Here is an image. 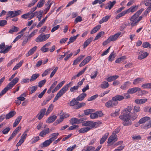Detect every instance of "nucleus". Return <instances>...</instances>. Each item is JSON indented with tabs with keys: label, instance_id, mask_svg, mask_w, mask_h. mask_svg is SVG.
Here are the masks:
<instances>
[{
	"label": "nucleus",
	"instance_id": "56",
	"mask_svg": "<svg viewBox=\"0 0 151 151\" xmlns=\"http://www.w3.org/2000/svg\"><path fill=\"white\" fill-rule=\"evenodd\" d=\"M69 51L67 52L64 53L63 55H58V57L57 60H62L65 55H66L68 53Z\"/></svg>",
	"mask_w": 151,
	"mask_h": 151
},
{
	"label": "nucleus",
	"instance_id": "57",
	"mask_svg": "<svg viewBox=\"0 0 151 151\" xmlns=\"http://www.w3.org/2000/svg\"><path fill=\"white\" fill-rule=\"evenodd\" d=\"M78 86H74L73 87H71L70 90L71 92H75L77 90L78 88Z\"/></svg>",
	"mask_w": 151,
	"mask_h": 151
},
{
	"label": "nucleus",
	"instance_id": "54",
	"mask_svg": "<svg viewBox=\"0 0 151 151\" xmlns=\"http://www.w3.org/2000/svg\"><path fill=\"white\" fill-rule=\"evenodd\" d=\"M30 93H32L34 92L37 90V86H34L29 87Z\"/></svg>",
	"mask_w": 151,
	"mask_h": 151
},
{
	"label": "nucleus",
	"instance_id": "61",
	"mask_svg": "<svg viewBox=\"0 0 151 151\" xmlns=\"http://www.w3.org/2000/svg\"><path fill=\"white\" fill-rule=\"evenodd\" d=\"M14 85L11 82H10L6 87L8 90L9 89H11Z\"/></svg>",
	"mask_w": 151,
	"mask_h": 151
},
{
	"label": "nucleus",
	"instance_id": "7",
	"mask_svg": "<svg viewBox=\"0 0 151 151\" xmlns=\"http://www.w3.org/2000/svg\"><path fill=\"white\" fill-rule=\"evenodd\" d=\"M103 115L102 111H98L90 114V117L91 119H93L98 118L99 117H101Z\"/></svg>",
	"mask_w": 151,
	"mask_h": 151
},
{
	"label": "nucleus",
	"instance_id": "39",
	"mask_svg": "<svg viewBox=\"0 0 151 151\" xmlns=\"http://www.w3.org/2000/svg\"><path fill=\"white\" fill-rule=\"evenodd\" d=\"M58 135L59 133L58 132L52 133L50 136L51 137L50 139L52 142L57 138Z\"/></svg>",
	"mask_w": 151,
	"mask_h": 151
},
{
	"label": "nucleus",
	"instance_id": "48",
	"mask_svg": "<svg viewBox=\"0 0 151 151\" xmlns=\"http://www.w3.org/2000/svg\"><path fill=\"white\" fill-rule=\"evenodd\" d=\"M104 33V32L103 31H101L99 32L96 36L94 40L95 41L96 40H98L102 36H103Z\"/></svg>",
	"mask_w": 151,
	"mask_h": 151
},
{
	"label": "nucleus",
	"instance_id": "33",
	"mask_svg": "<svg viewBox=\"0 0 151 151\" xmlns=\"http://www.w3.org/2000/svg\"><path fill=\"white\" fill-rule=\"evenodd\" d=\"M110 17V16L107 15L103 17L102 19L99 21V23L101 24L104 22H106L109 19Z\"/></svg>",
	"mask_w": 151,
	"mask_h": 151
},
{
	"label": "nucleus",
	"instance_id": "9",
	"mask_svg": "<svg viewBox=\"0 0 151 151\" xmlns=\"http://www.w3.org/2000/svg\"><path fill=\"white\" fill-rule=\"evenodd\" d=\"M122 36L121 32H119L114 35L110 36L109 38L111 41H116L119 37Z\"/></svg>",
	"mask_w": 151,
	"mask_h": 151
},
{
	"label": "nucleus",
	"instance_id": "23",
	"mask_svg": "<svg viewBox=\"0 0 151 151\" xmlns=\"http://www.w3.org/2000/svg\"><path fill=\"white\" fill-rule=\"evenodd\" d=\"M95 148L92 146H86L81 151H94Z\"/></svg>",
	"mask_w": 151,
	"mask_h": 151
},
{
	"label": "nucleus",
	"instance_id": "42",
	"mask_svg": "<svg viewBox=\"0 0 151 151\" xmlns=\"http://www.w3.org/2000/svg\"><path fill=\"white\" fill-rule=\"evenodd\" d=\"M79 36V35L78 34L76 36L71 37L69 39V41L68 42V45L74 41Z\"/></svg>",
	"mask_w": 151,
	"mask_h": 151
},
{
	"label": "nucleus",
	"instance_id": "45",
	"mask_svg": "<svg viewBox=\"0 0 151 151\" xmlns=\"http://www.w3.org/2000/svg\"><path fill=\"white\" fill-rule=\"evenodd\" d=\"M116 57V55L114 53V52H112L110 54V55L108 57V60L109 61L111 62L113 60L114 58Z\"/></svg>",
	"mask_w": 151,
	"mask_h": 151
},
{
	"label": "nucleus",
	"instance_id": "31",
	"mask_svg": "<svg viewBox=\"0 0 151 151\" xmlns=\"http://www.w3.org/2000/svg\"><path fill=\"white\" fill-rule=\"evenodd\" d=\"M16 112L14 111H12L6 115V119H8L14 116L16 114Z\"/></svg>",
	"mask_w": 151,
	"mask_h": 151
},
{
	"label": "nucleus",
	"instance_id": "28",
	"mask_svg": "<svg viewBox=\"0 0 151 151\" xmlns=\"http://www.w3.org/2000/svg\"><path fill=\"white\" fill-rule=\"evenodd\" d=\"M57 118V116H56L53 115L50 116L48 118L46 121V122L47 123H50L53 122Z\"/></svg>",
	"mask_w": 151,
	"mask_h": 151
},
{
	"label": "nucleus",
	"instance_id": "47",
	"mask_svg": "<svg viewBox=\"0 0 151 151\" xmlns=\"http://www.w3.org/2000/svg\"><path fill=\"white\" fill-rule=\"evenodd\" d=\"M148 55V53L147 52H145L144 53L138 56V59L142 60L147 57Z\"/></svg>",
	"mask_w": 151,
	"mask_h": 151
},
{
	"label": "nucleus",
	"instance_id": "24",
	"mask_svg": "<svg viewBox=\"0 0 151 151\" xmlns=\"http://www.w3.org/2000/svg\"><path fill=\"white\" fill-rule=\"evenodd\" d=\"M150 118L148 116H145L141 118L139 121V124H141L145 123L148 120H149Z\"/></svg>",
	"mask_w": 151,
	"mask_h": 151
},
{
	"label": "nucleus",
	"instance_id": "17",
	"mask_svg": "<svg viewBox=\"0 0 151 151\" xmlns=\"http://www.w3.org/2000/svg\"><path fill=\"white\" fill-rule=\"evenodd\" d=\"M50 130L49 128L42 131L39 134V135L41 137H45L46 134H48L50 132Z\"/></svg>",
	"mask_w": 151,
	"mask_h": 151
},
{
	"label": "nucleus",
	"instance_id": "30",
	"mask_svg": "<svg viewBox=\"0 0 151 151\" xmlns=\"http://www.w3.org/2000/svg\"><path fill=\"white\" fill-rule=\"evenodd\" d=\"M119 77L117 75H114L112 76H110L107 78L106 80L108 82H111L117 79Z\"/></svg>",
	"mask_w": 151,
	"mask_h": 151
},
{
	"label": "nucleus",
	"instance_id": "22",
	"mask_svg": "<svg viewBox=\"0 0 151 151\" xmlns=\"http://www.w3.org/2000/svg\"><path fill=\"white\" fill-rule=\"evenodd\" d=\"M19 29V28L14 25H13L11 27V29L9 31L8 33L12 34L14 32L18 31Z\"/></svg>",
	"mask_w": 151,
	"mask_h": 151
},
{
	"label": "nucleus",
	"instance_id": "12",
	"mask_svg": "<svg viewBox=\"0 0 151 151\" xmlns=\"http://www.w3.org/2000/svg\"><path fill=\"white\" fill-rule=\"evenodd\" d=\"M91 59V57L89 56L85 58L79 64L80 67L83 66L87 63Z\"/></svg>",
	"mask_w": 151,
	"mask_h": 151
},
{
	"label": "nucleus",
	"instance_id": "40",
	"mask_svg": "<svg viewBox=\"0 0 151 151\" xmlns=\"http://www.w3.org/2000/svg\"><path fill=\"white\" fill-rule=\"evenodd\" d=\"M101 28V25H99L94 27L91 32V34H94L98 31Z\"/></svg>",
	"mask_w": 151,
	"mask_h": 151
},
{
	"label": "nucleus",
	"instance_id": "43",
	"mask_svg": "<svg viewBox=\"0 0 151 151\" xmlns=\"http://www.w3.org/2000/svg\"><path fill=\"white\" fill-rule=\"evenodd\" d=\"M7 16L6 17V19H8V18L9 17L12 18V17H15L14 11H9L7 13Z\"/></svg>",
	"mask_w": 151,
	"mask_h": 151
},
{
	"label": "nucleus",
	"instance_id": "51",
	"mask_svg": "<svg viewBox=\"0 0 151 151\" xmlns=\"http://www.w3.org/2000/svg\"><path fill=\"white\" fill-rule=\"evenodd\" d=\"M30 13L29 12L27 13L23 14L22 15V18L24 19H28L29 20L30 19Z\"/></svg>",
	"mask_w": 151,
	"mask_h": 151
},
{
	"label": "nucleus",
	"instance_id": "19",
	"mask_svg": "<svg viewBox=\"0 0 151 151\" xmlns=\"http://www.w3.org/2000/svg\"><path fill=\"white\" fill-rule=\"evenodd\" d=\"M131 83L129 82H126L122 85L120 88L122 90H126L131 85Z\"/></svg>",
	"mask_w": 151,
	"mask_h": 151
},
{
	"label": "nucleus",
	"instance_id": "6",
	"mask_svg": "<svg viewBox=\"0 0 151 151\" xmlns=\"http://www.w3.org/2000/svg\"><path fill=\"white\" fill-rule=\"evenodd\" d=\"M118 140L117 136L112 134L108 139L107 143L108 146L112 145L114 142Z\"/></svg>",
	"mask_w": 151,
	"mask_h": 151
},
{
	"label": "nucleus",
	"instance_id": "15",
	"mask_svg": "<svg viewBox=\"0 0 151 151\" xmlns=\"http://www.w3.org/2000/svg\"><path fill=\"white\" fill-rule=\"evenodd\" d=\"M52 142V140L49 139L45 141L42 143L41 144L39 145V147L40 148L47 147L49 146Z\"/></svg>",
	"mask_w": 151,
	"mask_h": 151
},
{
	"label": "nucleus",
	"instance_id": "1",
	"mask_svg": "<svg viewBox=\"0 0 151 151\" xmlns=\"http://www.w3.org/2000/svg\"><path fill=\"white\" fill-rule=\"evenodd\" d=\"M131 107H128L124 109L123 114L119 117V118L123 121V124L124 126H128L131 124Z\"/></svg>",
	"mask_w": 151,
	"mask_h": 151
},
{
	"label": "nucleus",
	"instance_id": "63",
	"mask_svg": "<svg viewBox=\"0 0 151 151\" xmlns=\"http://www.w3.org/2000/svg\"><path fill=\"white\" fill-rule=\"evenodd\" d=\"M82 20V17L80 16L77 17L74 21L75 24H76L79 22H81Z\"/></svg>",
	"mask_w": 151,
	"mask_h": 151
},
{
	"label": "nucleus",
	"instance_id": "35",
	"mask_svg": "<svg viewBox=\"0 0 151 151\" xmlns=\"http://www.w3.org/2000/svg\"><path fill=\"white\" fill-rule=\"evenodd\" d=\"M86 94L85 93H82L80 95L76 98V100L77 101H82L86 96Z\"/></svg>",
	"mask_w": 151,
	"mask_h": 151
},
{
	"label": "nucleus",
	"instance_id": "25",
	"mask_svg": "<svg viewBox=\"0 0 151 151\" xmlns=\"http://www.w3.org/2000/svg\"><path fill=\"white\" fill-rule=\"evenodd\" d=\"M84 57V56L83 55H81L79 56L74 61L73 65H75L77 64L83 59Z\"/></svg>",
	"mask_w": 151,
	"mask_h": 151
},
{
	"label": "nucleus",
	"instance_id": "13",
	"mask_svg": "<svg viewBox=\"0 0 151 151\" xmlns=\"http://www.w3.org/2000/svg\"><path fill=\"white\" fill-rule=\"evenodd\" d=\"M46 109L44 108L40 110L39 113L37 115L36 117H37L38 119H41L43 117L46 112Z\"/></svg>",
	"mask_w": 151,
	"mask_h": 151
},
{
	"label": "nucleus",
	"instance_id": "41",
	"mask_svg": "<svg viewBox=\"0 0 151 151\" xmlns=\"http://www.w3.org/2000/svg\"><path fill=\"white\" fill-rule=\"evenodd\" d=\"M40 76L38 73H35L32 75L30 79V81L32 82L36 80Z\"/></svg>",
	"mask_w": 151,
	"mask_h": 151
},
{
	"label": "nucleus",
	"instance_id": "34",
	"mask_svg": "<svg viewBox=\"0 0 151 151\" xmlns=\"http://www.w3.org/2000/svg\"><path fill=\"white\" fill-rule=\"evenodd\" d=\"M38 31L37 29H36L33 30L31 34L28 36L27 38L28 40H31V38L33 37L37 33Z\"/></svg>",
	"mask_w": 151,
	"mask_h": 151
},
{
	"label": "nucleus",
	"instance_id": "60",
	"mask_svg": "<svg viewBox=\"0 0 151 151\" xmlns=\"http://www.w3.org/2000/svg\"><path fill=\"white\" fill-rule=\"evenodd\" d=\"M58 69V67H56L54 69V70L52 71V72L51 73L50 77L51 78H52L55 73L57 70Z\"/></svg>",
	"mask_w": 151,
	"mask_h": 151
},
{
	"label": "nucleus",
	"instance_id": "52",
	"mask_svg": "<svg viewBox=\"0 0 151 151\" xmlns=\"http://www.w3.org/2000/svg\"><path fill=\"white\" fill-rule=\"evenodd\" d=\"M10 130V127H6L2 130L1 131V132H2V133L4 134H8Z\"/></svg>",
	"mask_w": 151,
	"mask_h": 151
},
{
	"label": "nucleus",
	"instance_id": "62",
	"mask_svg": "<svg viewBox=\"0 0 151 151\" xmlns=\"http://www.w3.org/2000/svg\"><path fill=\"white\" fill-rule=\"evenodd\" d=\"M78 102L77 101V100L75 99H73L72 101L70 102V105L71 106H73L76 105L78 103Z\"/></svg>",
	"mask_w": 151,
	"mask_h": 151
},
{
	"label": "nucleus",
	"instance_id": "18",
	"mask_svg": "<svg viewBox=\"0 0 151 151\" xmlns=\"http://www.w3.org/2000/svg\"><path fill=\"white\" fill-rule=\"evenodd\" d=\"M37 48V47L36 46H35L30 49L28 52L26 54V56L28 57L33 54L36 50Z\"/></svg>",
	"mask_w": 151,
	"mask_h": 151
},
{
	"label": "nucleus",
	"instance_id": "37",
	"mask_svg": "<svg viewBox=\"0 0 151 151\" xmlns=\"http://www.w3.org/2000/svg\"><path fill=\"white\" fill-rule=\"evenodd\" d=\"M113 97L114 98V99L116 101H122L124 99V96L122 95H116Z\"/></svg>",
	"mask_w": 151,
	"mask_h": 151
},
{
	"label": "nucleus",
	"instance_id": "11",
	"mask_svg": "<svg viewBox=\"0 0 151 151\" xmlns=\"http://www.w3.org/2000/svg\"><path fill=\"white\" fill-rule=\"evenodd\" d=\"M27 134H23L21 137L19 141V142L17 143L16 146L18 147L20 146L21 144L24 142L25 140L26 139Z\"/></svg>",
	"mask_w": 151,
	"mask_h": 151
},
{
	"label": "nucleus",
	"instance_id": "58",
	"mask_svg": "<svg viewBox=\"0 0 151 151\" xmlns=\"http://www.w3.org/2000/svg\"><path fill=\"white\" fill-rule=\"evenodd\" d=\"M46 20L44 18L41 21H40L37 26V27L38 28L41 27L45 22Z\"/></svg>",
	"mask_w": 151,
	"mask_h": 151
},
{
	"label": "nucleus",
	"instance_id": "59",
	"mask_svg": "<svg viewBox=\"0 0 151 151\" xmlns=\"http://www.w3.org/2000/svg\"><path fill=\"white\" fill-rule=\"evenodd\" d=\"M30 81V79L29 78H23L21 81V83L23 84L25 83H29Z\"/></svg>",
	"mask_w": 151,
	"mask_h": 151
},
{
	"label": "nucleus",
	"instance_id": "38",
	"mask_svg": "<svg viewBox=\"0 0 151 151\" xmlns=\"http://www.w3.org/2000/svg\"><path fill=\"white\" fill-rule=\"evenodd\" d=\"M22 118L21 116H19L16 119L15 121L13 124V126L14 127H16L19 123Z\"/></svg>",
	"mask_w": 151,
	"mask_h": 151
},
{
	"label": "nucleus",
	"instance_id": "21",
	"mask_svg": "<svg viewBox=\"0 0 151 151\" xmlns=\"http://www.w3.org/2000/svg\"><path fill=\"white\" fill-rule=\"evenodd\" d=\"M144 80V78H138L134 80L133 84L135 85H137L143 81Z\"/></svg>",
	"mask_w": 151,
	"mask_h": 151
},
{
	"label": "nucleus",
	"instance_id": "2",
	"mask_svg": "<svg viewBox=\"0 0 151 151\" xmlns=\"http://www.w3.org/2000/svg\"><path fill=\"white\" fill-rule=\"evenodd\" d=\"M99 124L98 122H93L90 121H87L83 122L82 125L83 127H83L78 130L80 133H85L94 128H96L98 126Z\"/></svg>",
	"mask_w": 151,
	"mask_h": 151
},
{
	"label": "nucleus",
	"instance_id": "44",
	"mask_svg": "<svg viewBox=\"0 0 151 151\" xmlns=\"http://www.w3.org/2000/svg\"><path fill=\"white\" fill-rule=\"evenodd\" d=\"M142 128L145 129H147L151 127V124L149 122L145 124H143L141 126Z\"/></svg>",
	"mask_w": 151,
	"mask_h": 151
},
{
	"label": "nucleus",
	"instance_id": "5",
	"mask_svg": "<svg viewBox=\"0 0 151 151\" xmlns=\"http://www.w3.org/2000/svg\"><path fill=\"white\" fill-rule=\"evenodd\" d=\"M50 34H40L36 38L35 41L37 42H44L47 40L50 37Z\"/></svg>",
	"mask_w": 151,
	"mask_h": 151
},
{
	"label": "nucleus",
	"instance_id": "8",
	"mask_svg": "<svg viewBox=\"0 0 151 151\" xmlns=\"http://www.w3.org/2000/svg\"><path fill=\"white\" fill-rule=\"evenodd\" d=\"M60 118L59 120H57L58 123H59L62 122L64 119L66 118L69 116V115L68 114L65 113H63L62 111H61L60 113Z\"/></svg>",
	"mask_w": 151,
	"mask_h": 151
},
{
	"label": "nucleus",
	"instance_id": "14",
	"mask_svg": "<svg viewBox=\"0 0 151 151\" xmlns=\"http://www.w3.org/2000/svg\"><path fill=\"white\" fill-rule=\"evenodd\" d=\"M65 83V81H64L60 82L52 90V92L53 93L58 90L63 86Z\"/></svg>",
	"mask_w": 151,
	"mask_h": 151
},
{
	"label": "nucleus",
	"instance_id": "16",
	"mask_svg": "<svg viewBox=\"0 0 151 151\" xmlns=\"http://www.w3.org/2000/svg\"><path fill=\"white\" fill-rule=\"evenodd\" d=\"M116 1H110L107 4L106 6L105 7V9H109L110 10L116 4Z\"/></svg>",
	"mask_w": 151,
	"mask_h": 151
},
{
	"label": "nucleus",
	"instance_id": "32",
	"mask_svg": "<svg viewBox=\"0 0 151 151\" xmlns=\"http://www.w3.org/2000/svg\"><path fill=\"white\" fill-rule=\"evenodd\" d=\"M126 59V57L125 56H122L118 59L115 60V63H120L124 61V60Z\"/></svg>",
	"mask_w": 151,
	"mask_h": 151
},
{
	"label": "nucleus",
	"instance_id": "27",
	"mask_svg": "<svg viewBox=\"0 0 151 151\" xmlns=\"http://www.w3.org/2000/svg\"><path fill=\"white\" fill-rule=\"evenodd\" d=\"M93 37H90L88 39H87L84 42L83 44V47L84 48L87 47L88 45L91 43L93 40Z\"/></svg>",
	"mask_w": 151,
	"mask_h": 151
},
{
	"label": "nucleus",
	"instance_id": "50",
	"mask_svg": "<svg viewBox=\"0 0 151 151\" xmlns=\"http://www.w3.org/2000/svg\"><path fill=\"white\" fill-rule=\"evenodd\" d=\"M52 69L50 68L45 70L42 75V77H44L48 75Z\"/></svg>",
	"mask_w": 151,
	"mask_h": 151
},
{
	"label": "nucleus",
	"instance_id": "49",
	"mask_svg": "<svg viewBox=\"0 0 151 151\" xmlns=\"http://www.w3.org/2000/svg\"><path fill=\"white\" fill-rule=\"evenodd\" d=\"M11 46H7L6 48L4 50H1L0 51V53L5 54L12 47Z\"/></svg>",
	"mask_w": 151,
	"mask_h": 151
},
{
	"label": "nucleus",
	"instance_id": "29",
	"mask_svg": "<svg viewBox=\"0 0 151 151\" xmlns=\"http://www.w3.org/2000/svg\"><path fill=\"white\" fill-rule=\"evenodd\" d=\"M109 86V84L107 82L104 81L102 82L100 87L102 88L105 89L108 88Z\"/></svg>",
	"mask_w": 151,
	"mask_h": 151
},
{
	"label": "nucleus",
	"instance_id": "20",
	"mask_svg": "<svg viewBox=\"0 0 151 151\" xmlns=\"http://www.w3.org/2000/svg\"><path fill=\"white\" fill-rule=\"evenodd\" d=\"M70 123L72 124H79L80 122V120L76 118H72L70 120Z\"/></svg>",
	"mask_w": 151,
	"mask_h": 151
},
{
	"label": "nucleus",
	"instance_id": "55",
	"mask_svg": "<svg viewBox=\"0 0 151 151\" xmlns=\"http://www.w3.org/2000/svg\"><path fill=\"white\" fill-rule=\"evenodd\" d=\"M111 103V105L112 107H114L116 106L118 104V101H116L114 99V98L113 97L112 99L110 100Z\"/></svg>",
	"mask_w": 151,
	"mask_h": 151
},
{
	"label": "nucleus",
	"instance_id": "53",
	"mask_svg": "<svg viewBox=\"0 0 151 151\" xmlns=\"http://www.w3.org/2000/svg\"><path fill=\"white\" fill-rule=\"evenodd\" d=\"M45 2V0H40L37 3V6H36L37 7V8H38L42 7L43 6Z\"/></svg>",
	"mask_w": 151,
	"mask_h": 151
},
{
	"label": "nucleus",
	"instance_id": "4",
	"mask_svg": "<svg viewBox=\"0 0 151 151\" xmlns=\"http://www.w3.org/2000/svg\"><path fill=\"white\" fill-rule=\"evenodd\" d=\"M144 10V9L142 8L140 10L137 12L135 14L133 15V19L134 18H136V17H138L139 15ZM142 18V16H141L139 17L138 19H135L134 20H133V26L137 25L138 22L141 20Z\"/></svg>",
	"mask_w": 151,
	"mask_h": 151
},
{
	"label": "nucleus",
	"instance_id": "36",
	"mask_svg": "<svg viewBox=\"0 0 151 151\" xmlns=\"http://www.w3.org/2000/svg\"><path fill=\"white\" fill-rule=\"evenodd\" d=\"M23 63V60L21 61L18 63L16 64L13 68V70H15L20 68L22 65Z\"/></svg>",
	"mask_w": 151,
	"mask_h": 151
},
{
	"label": "nucleus",
	"instance_id": "10",
	"mask_svg": "<svg viewBox=\"0 0 151 151\" xmlns=\"http://www.w3.org/2000/svg\"><path fill=\"white\" fill-rule=\"evenodd\" d=\"M132 12V7H130L129 9H128L126 11H123L121 13L119 14L118 15H117L116 17V19H119L120 17L124 16L125 14H127V13H129V12Z\"/></svg>",
	"mask_w": 151,
	"mask_h": 151
},
{
	"label": "nucleus",
	"instance_id": "64",
	"mask_svg": "<svg viewBox=\"0 0 151 151\" xmlns=\"http://www.w3.org/2000/svg\"><path fill=\"white\" fill-rule=\"evenodd\" d=\"M46 82V80L45 79H44L40 81L38 83V86L40 87H42L45 84Z\"/></svg>",
	"mask_w": 151,
	"mask_h": 151
},
{
	"label": "nucleus",
	"instance_id": "26",
	"mask_svg": "<svg viewBox=\"0 0 151 151\" xmlns=\"http://www.w3.org/2000/svg\"><path fill=\"white\" fill-rule=\"evenodd\" d=\"M109 135V133L108 132L105 133L104 135L102 137L100 140V144H103L105 141L108 138Z\"/></svg>",
	"mask_w": 151,
	"mask_h": 151
},
{
	"label": "nucleus",
	"instance_id": "46",
	"mask_svg": "<svg viewBox=\"0 0 151 151\" xmlns=\"http://www.w3.org/2000/svg\"><path fill=\"white\" fill-rule=\"evenodd\" d=\"M54 107L53 104H51L50 105L49 107L45 113L46 115H47L52 110Z\"/></svg>",
	"mask_w": 151,
	"mask_h": 151
},
{
	"label": "nucleus",
	"instance_id": "3",
	"mask_svg": "<svg viewBox=\"0 0 151 151\" xmlns=\"http://www.w3.org/2000/svg\"><path fill=\"white\" fill-rule=\"evenodd\" d=\"M72 83L70 82L69 83L65 86L62 88L57 93L55 98L53 102H54L58 100L68 90V88L72 86Z\"/></svg>",
	"mask_w": 151,
	"mask_h": 151
}]
</instances>
